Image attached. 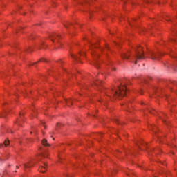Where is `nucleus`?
<instances>
[{
    "label": "nucleus",
    "mask_w": 177,
    "mask_h": 177,
    "mask_svg": "<svg viewBox=\"0 0 177 177\" xmlns=\"http://www.w3.org/2000/svg\"><path fill=\"white\" fill-rule=\"evenodd\" d=\"M127 93V86L124 84H122L120 86H118L117 88L112 89V94L114 97H118L121 99L125 96V93Z\"/></svg>",
    "instance_id": "f257e3e1"
},
{
    "label": "nucleus",
    "mask_w": 177,
    "mask_h": 177,
    "mask_svg": "<svg viewBox=\"0 0 177 177\" xmlns=\"http://www.w3.org/2000/svg\"><path fill=\"white\" fill-rule=\"evenodd\" d=\"M149 55L152 60H158V57L160 56H162V53H159V54H157L153 51L149 52Z\"/></svg>",
    "instance_id": "f03ea898"
},
{
    "label": "nucleus",
    "mask_w": 177,
    "mask_h": 177,
    "mask_svg": "<svg viewBox=\"0 0 177 177\" xmlns=\"http://www.w3.org/2000/svg\"><path fill=\"white\" fill-rule=\"evenodd\" d=\"M135 58L136 59V60H143V59H145V53H142L141 54L139 51L136 50Z\"/></svg>",
    "instance_id": "7ed1b4c3"
},
{
    "label": "nucleus",
    "mask_w": 177,
    "mask_h": 177,
    "mask_svg": "<svg viewBox=\"0 0 177 177\" xmlns=\"http://www.w3.org/2000/svg\"><path fill=\"white\" fill-rule=\"evenodd\" d=\"M50 38L53 42H55V39H57V40L59 39V38H60V35H53L50 36Z\"/></svg>",
    "instance_id": "20e7f679"
},
{
    "label": "nucleus",
    "mask_w": 177,
    "mask_h": 177,
    "mask_svg": "<svg viewBox=\"0 0 177 177\" xmlns=\"http://www.w3.org/2000/svg\"><path fill=\"white\" fill-rule=\"evenodd\" d=\"M129 56H131V54H129V53H124L122 55V59H129Z\"/></svg>",
    "instance_id": "39448f33"
},
{
    "label": "nucleus",
    "mask_w": 177,
    "mask_h": 177,
    "mask_svg": "<svg viewBox=\"0 0 177 177\" xmlns=\"http://www.w3.org/2000/svg\"><path fill=\"white\" fill-rule=\"evenodd\" d=\"M100 64V62L97 61V59H94V66L96 67V68H99V66Z\"/></svg>",
    "instance_id": "423d86ee"
},
{
    "label": "nucleus",
    "mask_w": 177,
    "mask_h": 177,
    "mask_svg": "<svg viewBox=\"0 0 177 177\" xmlns=\"http://www.w3.org/2000/svg\"><path fill=\"white\" fill-rule=\"evenodd\" d=\"M71 57H73V59H74V60L75 62H80V57L75 56V55H74L73 54H71Z\"/></svg>",
    "instance_id": "0eeeda50"
},
{
    "label": "nucleus",
    "mask_w": 177,
    "mask_h": 177,
    "mask_svg": "<svg viewBox=\"0 0 177 177\" xmlns=\"http://www.w3.org/2000/svg\"><path fill=\"white\" fill-rule=\"evenodd\" d=\"M39 169L40 172H46V165H44V167H41Z\"/></svg>",
    "instance_id": "6e6552de"
},
{
    "label": "nucleus",
    "mask_w": 177,
    "mask_h": 177,
    "mask_svg": "<svg viewBox=\"0 0 177 177\" xmlns=\"http://www.w3.org/2000/svg\"><path fill=\"white\" fill-rule=\"evenodd\" d=\"M42 144L44 145V146H49V144H48V140H46V139H44L42 140Z\"/></svg>",
    "instance_id": "1a4fd4ad"
},
{
    "label": "nucleus",
    "mask_w": 177,
    "mask_h": 177,
    "mask_svg": "<svg viewBox=\"0 0 177 177\" xmlns=\"http://www.w3.org/2000/svg\"><path fill=\"white\" fill-rule=\"evenodd\" d=\"M102 81L97 80V82H94L95 86H100V84H102Z\"/></svg>",
    "instance_id": "9d476101"
},
{
    "label": "nucleus",
    "mask_w": 177,
    "mask_h": 177,
    "mask_svg": "<svg viewBox=\"0 0 177 177\" xmlns=\"http://www.w3.org/2000/svg\"><path fill=\"white\" fill-rule=\"evenodd\" d=\"M67 106H70V104H73V100H68L66 101Z\"/></svg>",
    "instance_id": "9b49d317"
},
{
    "label": "nucleus",
    "mask_w": 177,
    "mask_h": 177,
    "mask_svg": "<svg viewBox=\"0 0 177 177\" xmlns=\"http://www.w3.org/2000/svg\"><path fill=\"white\" fill-rule=\"evenodd\" d=\"M170 56H171V57H174V59H176V53H172L171 54H170Z\"/></svg>",
    "instance_id": "f8f14e48"
},
{
    "label": "nucleus",
    "mask_w": 177,
    "mask_h": 177,
    "mask_svg": "<svg viewBox=\"0 0 177 177\" xmlns=\"http://www.w3.org/2000/svg\"><path fill=\"white\" fill-rule=\"evenodd\" d=\"M4 145H5V146H6V147H8V145H9V140H6L5 142H4Z\"/></svg>",
    "instance_id": "ddd939ff"
},
{
    "label": "nucleus",
    "mask_w": 177,
    "mask_h": 177,
    "mask_svg": "<svg viewBox=\"0 0 177 177\" xmlns=\"http://www.w3.org/2000/svg\"><path fill=\"white\" fill-rule=\"evenodd\" d=\"M170 41H171L172 44L176 43V40L175 39H170Z\"/></svg>",
    "instance_id": "4468645a"
},
{
    "label": "nucleus",
    "mask_w": 177,
    "mask_h": 177,
    "mask_svg": "<svg viewBox=\"0 0 177 177\" xmlns=\"http://www.w3.org/2000/svg\"><path fill=\"white\" fill-rule=\"evenodd\" d=\"M38 62H47L44 58L39 59Z\"/></svg>",
    "instance_id": "2eb2a0df"
},
{
    "label": "nucleus",
    "mask_w": 177,
    "mask_h": 177,
    "mask_svg": "<svg viewBox=\"0 0 177 177\" xmlns=\"http://www.w3.org/2000/svg\"><path fill=\"white\" fill-rule=\"evenodd\" d=\"M70 24H65L64 26H65L66 28H68V26H70Z\"/></svg>",
    "instance_id": "dca6fc26"
},
{
    "label": "nucleus",
    "mask_w": 177,
    "mask_h": 177,
    "mask_svg": "<svg viewBox=\"0 0 177 177\" xmlns=\"http://www.w3.org/2000/svg\"><path fill=\"white\" fill-rule=\"evenodd\" d=\"M115 122H116V124H118V119H115Z\"/></svg>",
    "instance_id": "f3484780"
},
{
    "label": "nucleus",
    "mask_w": 177,
    "mask_h": 177,
    "mask_svg": "<svg viewBox=\"0 0 177 177\" xmlns=\"http://www.w3.org/2000/svg\"><path fill=\"white\" fill-rule=\"evenodd\" d=\"M24 165L25 168H28V166H27V165L24 164Z\"/></svg>",
    "instance_id": "a211bd4d"
},
{
    "label": "nucleus",
    "mask_w": 177,
    "mask_h": 177,
    "mask_svg": "<svg viewBox=\"0 0 177 177\" xmlns=\"http://www.w3.org/2000/svg\"><path fill=\"white\" fill-rule=\"evenodd\" d=\"M60 125H61L60 123L57 124V127H60Z\"/></svg>",
    "instance_id": "6ab92c4d"
},
{
    "label": "nucleus",
    "mask_w": 177,
    "mask_h": 177,
    "mask_svg": "<svg viewBox=\"0 0 177 177\" xmlns=\"http://www.w3.org/2000/svg\"><path fill=\"white\" fill-rule=\"evenodd\" d=\"M3 147V145L1 144L0 145V149H1V147Z\"/></svg>",
    "instance_id": "aec40b11"
},
{
    "label": "nucleus",
    "mask_w": 177,
    "mask_h": 177,
    "mask_svg": "<svg viewBox=\"0 0 177 177\" xmlns=\"http://www.w3.org/2000/svg\"><path fill=\"white\" fill-rule=\"evenodd\" d=\"M134 63H135V64H136V63H138V61H137V60H136Z\"/></svg>",
    "instance_id": "412c9836"
},
{
    "label": "nucleus",
    "mask_w": 177,
    "mask_h": 177,
    "mask_svg": "<svg viewBox=\"0 0 177 177\" xmlns=\"http://www.w3.org/2000/svg\"><path fill=\"white\" fill-rule=\"evenodd\" d=\"M146 3H149V1H145Z\"/></svg>",
    "instance_id": "4be33fe9"
},
{
    "label": "nucleus",
    "mask_w": 177,
    "mask_h": 177,
    "mask_svg": "<svg viewBox=\"0 0 177 177\" xmlns=\"http://www.w3.org/2000/svg\"><path fill=\"white\" fill-rule=\"evenodd\" d=\"M166 20H167V21H169V20H171V19H166Z\"/></svg>",
    "instance_id": "5701e85b"
},
{
    "label": "nucleus",
    "mask_w": 177,
    "mask_h": 177,
    "mask_svg": "<svg viewBox=\"0 0 177 177\" xmlns=\"http://www.w3.org/2000/svg\"><path fill=\"white\" fill-rule=\"evenodd\" d=\"M86 3H88V1H85Z\"/></svg>",
    "instance_id": "b1692460"
},
{
    "label": "nucleus",
    "mask_w": 177,
    "mask_h": 177,
    "mask_svg": "<svg viewBox=\"0 0 177 177\" xmlns=\"http://www.w3.org/2000/svg\"><path fill=\"white\" fill-rule=\"evenodd\" d=\"M129 23L130 26H132V24L131 22H129Z\"/></svg>",
    "instance_id": "393cba45"
},
{
    "label": "nucleus",
    "mask_w": 177,
    "mask_h": 177,
    "mask_svg": "<svg viewBox=\"0 0 177 177\" xmlns=\"http://www.w3.org/2000/svg\"><path fill=\"white\" fill-rule=\"evenodd\" d=\"M149 113H151V114H153V112H151V111H149Z\"/></svg>",
    "instance_id": "a878e982"
},
{
    "label": "nucleus",
    "mask_w": 177,
    "mask_h": 177,
    "mask_svg": "<svg viewBox=\"0 0 177 177\" xmlns=\"http://www.w3.org/2000/svg\"><path fill=\"white\" fill-rule=\"evenodd\" d=\"M17 169H19V166H16Z\"/></svg>",
    "instance_id": "bb28decb"
},
{
    "label": "nucleus",
    "mask_w": 177,
    "mask_h": 177,
    "mask_svg": "<svg viewBox=\"0 0 177 177\" xmlns=\"http://www.w3.org/2000/svg\"><path fill=\"white\" fill-rule=\"evenodd\" d=\"M90 49H93V48H92V46H91V47H90Z\"/></svg>",
    "instance_id": "cd10ccee"
},
{
    "label": "nucleus",
    "mask_w": 177,
    "mask_h": 177,
    "mask_svg": "<svg viewBox=\"0 0 177 177\" xmlns=\"http://www.w3.org/2000/svg\"><path fill=\"white\" fill-rule=\"evenodd\" d=\"M153 131H155V129H154V128H153Z\"/></svg>",
    "instance_id": "c85d7f7f"
},
{
    "label": "nucleus",
    "mask_w": 177,
    "mask_h": 177,
    "mask_svg": "<svg viewBox=\"0 0 177 177\" xmlns=\"http://www.w3.org/2000/svg\"><path fill=\"white\" fill-rule=\"evenodd\" d=\"M0 117H2V115H0Z\"/></svg>",
    "instance_id": "c756f323"
}]
</instances>
